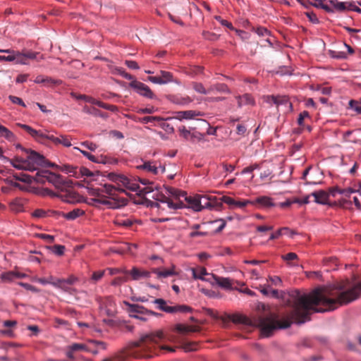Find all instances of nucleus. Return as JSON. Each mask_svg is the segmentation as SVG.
I'll list each match as a JSON object with an SVG mask.
<instances>
[{
	"label": "nucleus",
	"instance_id": "f257e3e1",
	"mask_svg": "<svg viewBox=\"0 0 361 361\" xmlns=\"http://www.w3.org/2000/svg\"><path fill=\"white\" fill-rule=\"evenodd\" d=\"M348 286V281H345L326 287L318 288L310 294H301L297 290L286 293L271 289L269 296L267 297L281 298L286 307L290 308L286 312V318L279 320V315L269 312L256 319V326L259 327L262 336L269 337L275 330L288 328L293 322L303 324L310 321L311 312L333 311L337 307L346 305L360 296L361 281L347 290Z\"/></svg>",
	"mask_w": 361,
	"mask_h": 361
},
{
	"label": "nucleus",
	"instance_id": "f03ea898",
	"mask_svg": "<svg viewBox=\"0 0 361 361\" xmlns=\"http://www.w3.org/2000/svg\"><path fill=\"white\" fill-rule=\"evenodd\" d=\"M106 177L111 181L115 183L117 186L104 183L99 188H88V192L90 195L95 196L92 200L108 206L111 209H118L127 204L128 200L123 197H118V192H123V184L126 183L127 177L123 174L114 172L108 173Z\"/></svg>",
	"mask_w": 361,
	"mask_h": 361
},
{
	"label": "nucleus",
	"instance_id": "7ed1b4c3",
	"mask_svg": "<svg viewBox=\"0 0 361 361\" xmlns=\"http://www.w3.org/2000/svg\"><path fill=\"white\" fill-rule=\"evenodd\" d=\"M164 339V333L161 331L151 332L140 336V339L130 343V348H139L141 350L151 352L155 346Z\"/></svg>",
	"mask_w": 361,
	"mask_h": 361
},
{
	"label": "nucleus",
	"instance_id": "20e7f679",
	"mask_svg": "<svg viewBox=\"0 0 361 361\" xmlns=\"http://www.w3.org/2000/svg\"><path fill=\"white\" fill-rule=\"evenodd\" d=\"M166 193L169 195H171L176 199L178 200V201H180V199L181 197H183L185 200L187 202L188 204V207L192 209L195 212H200V204L199 202V197L200 195H197L195 196H187V194L185 192L179 190L178 189H176L174 188L169 187L166 188Z\"/></svg>",
	"mask_w": 361,
	"mask_h": 361
},
{
	"label": "nucleus",
	"instance_id": "39448f33",
	"mask_svg": "<svg viewBox=\"0 0 361 361\" xmlns=\"http://www.w3.org/2000/svg\"><path fill=\"white\" fill-rule=\"evenodd\" d=\"M212 225L217 224L216 228L212 230L191 231L188 236L195 242H200L204 237L211 235L214 233L221 232L226 226L223 219H219L211 223Z\"/></svg>",
	"mask_w": 361,
	"mask_h": 361
},
{
	"label": "nucleus",
	"instance_id": "423d86ee",
	"mask_svg": "<svg viewBox=\"0 0 361 361\" xmlns=\"http://www.w3.org/2000/svg\"><path fill=\"white\" fill-rule=\"evenodd\" d=\"M154 303L158 305L159 310H162L166 313L176 314L178 312H190L192 311L191 307L185 305L168 306L166 301L161 298L154 299Z\"/></svg>",
	"mask_w": 361,
	"mask_h": 361
},
{
	"label": "nucleus",
	"instance_id": "0eeeda50",
	"mask_svg": "<svg viewBox=\"0 0 361 361\" xmlns=\"http://www.w3.org/2000/svg\"><path fill=\"white\" fill-rule=\"evenodd\" d=\"M17 147L24 150L23 147L20 145H18ZM25 152L27 154L25 158L26 161L31 166H33V171L36 170L38 166H42L44 164L45 159L42 155L32 150L25 149Z\"/></svg>",
	"mask_w": 361,
	"mask_h": 361
},
{
	"label": "nucleus",
	"instance_id": "6e6552de",
	"mask_svg": "<svg viewBox=\"0 0 361 361\" xmlns=\"http://www.w3.org/2000/svg\"><path fill=\"white\" fill-rule=\"evenodd\" d=\"M153 198L155 199V202H159L160 204H167V207L169 210L174 211L185 207L182 201L173 202L169 197L162 193L157 194L156 197L153 196Z\"/></svg>",
	"mask_w": 361,
	"mask_h": 361
},
{
	"label": "nucleus",
	"instance_id": "1a4fd4ad",
	"mask_svg": "<svg viewBox=\"0 0 361 361\" xmlns=\"http://www.w3.org/2000/svg\"><path fill=\"white\" fill-rule=\"evenodd\" d=\"M130 87L133 88L139 94L149 99H153L154 94L150 88L143 82L133 80L130 83Z\"/></svg>",
	"mask_w": 361,
	"mask_h": 361
},
{
	"label": "nucleus",
	"instance_id": "9d476101",
	"mask_svg": "<svg viewBox=\"0 0 361 361\" xmlns=\"http://www.w3.org/2000/svg\"><path fill=\"white\" fill-rule=\"evenodd\" d=\"M125 305L127 307V312H128L129 315L130 314H147V315H152V316H159V314L152 311L147 310L143 306L137 305V304H130L128 302H124Z\"/></svg>",
	"mask_w": 361,
	"mask_h": 361
},
{
	"label": "nucleus",
	"instance_id": "9b49d317",
	"mask_svg": "<svg viewBox=\"0 0 361 361\" xmlns=\"http://www.w3.org/2000/svg\"><path fill=\"white\" fill-rule=\"evenodd\" d=\"M200 212L203 209L219 207V200L216 197L212 195H200L199 197Z\"/></svg>",
	"mask_w": 361,
	"mask_h": 361
},
{
	"label": "nucleus",
	"instance_id": "f8f14e48",
	"mask_svg": "<svg viewBox=\"0 0 361 361\" xmlns=\"http://www.w3.org/2000/svg\"><path fill=\"white\" fill-rule=\"evenodd\" d=\"M24 130H25L29 135L35 138L37 142L41 143H46V135L47 133L42 130H37L31 128L30 126L25 124H17Z\"/></svg>",
	"mask_w": 361,
	"mask_h": 361
},
{
	"label": "nucleus",
	"instance_id": "ddd939ff",
	"mask_svg": "<svg viewBox=\"0 0 361 361\" xmlns=\"http://www.w3.org/2000/svg\"><path fill=\"white\" fill-rule=\"evenodd\" d=\"M24 130H25L29 135L35 138L37 142L41 143H46V135L47 133L42 130H37L31 128L30 126L25 124H17Z\"/></svg>",
	"mask_w": 361,
	"mask_h": 361
},
{
	"label": "nucleus",
	"instance_id": "4468645a",
	"mask_svg": "<svg viewBox=\"0 0 361 361\" xmlns=\"http://www.w3.org/2000/svg\"><path fill=\"white\" fill-rule=\"evenodd\" d=\"M137 169L146 171L154 175L158 174L159 171L162 173L165 171L164 166L160 165L158 167L154 161H145L142 164L138 166Z\"/></svg>",
	"mask_w": 361,
	"mask_h": 361
},
{
	"label": "nucleus",
	"instance_id": "2eb2a0df",
	"mask_svg": "<svg viewBox=\"0 0 361 361\" xmlns=\"http://www.w3.org/2000/svg\"><path fill=\"white\" fill-rule=\"evenodd\" d=\"M251 204L258 205L261 208H271L276 206L272 198L268 196H260L251 201Z\"/></svg>",
	"mask_w": 361,
	"mask_h": 361
},
{
	"label": "nucleus",
	"instance_id": "dca6fc26",
	"mask_svg": "<svg viewBox=\"0 0 361 361\" xmlns=\"http://www.w3.org/2000/svg\"><path fill=\"white\" fill-rule=\"evenodd\" d=\"M49 140L55 145H62L65 147H71V142L69 137L66 135H60L59 137H55L54 135L47 134L46 135V142Z\"/></svg>",
	"mask_w": 361,
	"mask_h": 361
},
{
	"label": "nucleus",
	"instance_id": "f3484780",
	"mask_svg": "<svg viewBox=\"0 0 361 361\" xmlns=\"http://www.w3.org/2000/svg\"><path fill=\"white\" fill-rule=\"evenodd\" d=\"M38 56H40V59H43L42 55H39V53L38 52H33L30 51L20 52L18 63L27 64L28 59H36L39 61Z\"/></svg>",
	"mask_w": 361,
	"mask_h": 361
},
{
	"label": "nucleus",
	"instance_id": "a211bd4d",
	"mask_svg": "<svg viewBox=\"0 0 361 361\" xmlns=\"http://www.w3.org/2000/svg\"><path fill=\"white\" fill-rule=\"evenodd\" d=\"M51 213L56 214L58 216H61L68 220H75L78 217L83 215L85 214V212L80 209L77 208V209H74L73 210H72L68 213H64V212H57V211H53V212H51Z\"/></svg>",
	"mask_w": 361,
	"mask_h": 361
},
{
	"label": "nucleus",
	"instance_id": "6ab92c4d",
	"mask_svg": "<svg viewBox=\"0 0 361 361\" xmlns=\"http://www.w3.org/2000/svg\"><path fill=\"white\" fill-rule=\"evenodd\" d=\"M124 274L130 275L131 279L134 281H138L142 278H149L150 276L149 272L140 270L137 267H134L130 271H124Z\"/></svg>",
	"mask_w": 361,
	"mask_h": 361
},
{
	"label": "nucleus",
	"instance_id": "aec40b11",
	"mask_svg": "<svg viewBox=\"0 0 361 361\" xmlns=\"http://www.w3.org/2000/svg\"><path fill=\"white\" fill-rule=\"evenodd\" d=\"M48 183L53 184L56 188H62L66 185V182L63 177L50 171L48 173Z\"/></svg>",
	"mask_w": 361,
	"mask_h": 361
},
{
	"label": "nucleus",
	"instance_id": "412c9836",
	"mask_svg": "<svg viewBox=\"0 0 361 361\" xmlns=\"http://www.w3.org/2000/svg\"><path fill=\"white\" fill-rule=\"evenodd\" d=\"M311 195L314 197V202L321 204H327L329 194L325 190H320L313 192Z\"/></svg>",
	"mask_w": 361,
	"mask_h": 361
},
{
	"label": "nucleus",
	"instance_id": "4be33fe9",
	"mask_svg": "<svg viewBox=\"0 0 361 361\" xmlns=\"http://www.w3.org/2000/svg\"><path fill=\"white\" fill-rule=\"evenodd\" d=\"M12 165L14 168L20 170L33 171V166H31L25 158L16 157L13 161Z\"/></svg>",
	"mask_w": 361,
	"mask_h": 361
},
{
	"label": "nucleus",
	"instance_id": "5701e85b",
	"mask_svg": "<svg viewBox=\"0 0 361 361\" xmlns=\"http://www.w3.org/2000/svg\"><path fill=\"white\" fill-rule=\"evenodd\" d=\"M191 271H192V276H193L194 279H201L202 281L210 282L211 279H212L211 277H209V278L204 277V276L209 275V274H207L205 268H204V267H198L197 268H192Z\"/></svg>",
	"mask_w": 361,
	"mask_h": 361
},
{
	"label": "nucleus",
	"instance_id": "b1692460",
	"mask_svg": "<svg viewBox=\"0 0 361 361\" xmlns=\"http://www.w3.org/2000/svg\"><path fill=\"white\" fill-rule=\"evenodd\" d=\"M0 52L8 53V56H2L0 55V61H16V63H18V59L20 56V51H16L11 49H0Z\"/></svg>",
	"mask_w": 361,
	"mask_h": 361
},
{
	"label": "nucleus",
	"instance_id": "393cba45",
	"mask_svg": "<svg viewBox=\"0 0 361 361\" xmlns=\"http://www.w3.org/2000/svg\"><path fill=\"white\" fill-rule=\"evenodd\" d=\"M78 281V278L75 277L74 275L69 276L68 278L66 279V281L54 286L56 288L61 289L63 292L67 289L70 290L72 288V285L75 284Z\"/></svg>",
	"mask_w": 361,
	"mask_h": 361
},
{
	"label": "nucleus",
	"instance_id": "a878e982",
	"mask_svg": "<svg viewBox=\"0 0 361 361\" xmlns=\"http://www.w3.org/2000/svg\"><path fill=\"white\" fill-rule=\"evenodd\" d=\"M114 222L115 224L118 226L130 228L133 226L136 221L132 218L118 217Z\"/></svg>",
	"mask_w": 361,
	"mask_h": 361
},
{
	"label": "nucleus",
	"instance_id": "bb28decb",
	"mask_svg": "<svg viewBox=\"0 0 361 361\" xmlns=\"http://www.w3.org/2000/svg\"><path fill=\"white\" fill-rule=\"evenodd\" d=\"M238 106L241 107L245 105H254L255 101L252 97L249 94H245L242 96L236 97Z\"/></svg>",
	"mask_w": 361,
	"mask_h": 361
},
{
	"label": "nucleus",
	"instance_id": "cd10ccee",
	"mask_svg": "<svg viewBox=\"0 0 361 361\" xmlns=\"http://www.w3.org/2000/svg\"><path fill=\"white\" fill-rule=\"evenodd\" d=\"M210 278L214 280L217 285L225 289L231 288V280L228 278L217 277L213 274L210 275Z\"/></svg>",
	"mask_w": 361,
	"mask_h": 361
},
{
	"label": "nucleus",
	"instance_id": "c85d7f7f",
	"mask_svg": "<svg viewBox=\"0 0 361 361\" xmlns=\"http://www.w3.org/2000/svg\"><path fill=\"white\" fill-rule=\"evenodd\" d=\"M275 106L278 108L279 106H286L288 111H292V104L289 98L286 95H276Z\"/></svg>",
	"mask_w": 361,
	"mask_h": 361
},
{
	"label": "nucleus",
	"instance_id": "c756f323",
	"mask_svg": "<svg viewBox=\"0 0 361 361\" xmlns=\"http://www.w3.org/2000/svg\"><path fill=\"white\" fill-rule=\"evenodd\" d=\"M169 99L173 103L180 105L188 104L192 102V99L188 96L179 97L177 95H171L169 97Z\"/></svg>",
	"mask_w": 361,
	"mask_h": 361
},
{
	"label": "nucleus",
	"instance_id": "7c9ffc66",
	"mask_svg": "<svg viewBox=\"0 0 361 361\" xmlns=\"http://www.w3.org/2000/svg\"><path fill=\"white\" fill-rule=\"evenodd\" d=\"M49 173L50 171L47 170L39 171L34 176V180L37 183L44 184L46 182H48V173Z\"/></svg>",
	"mask_w": 361,
	"mask_h": 361
},
{
	"label": "nucleus",
	"instance_id": "2f4dec72",
	"mask_svg": "<svg viewBox=\"0 0 361 361\" xmlns=\"http://www.w3.org/2000/svg\"><path fill=\"white\" fill-rule=\"evenodd\" d=\"M35 83H44L47 85H59L61 83V80H54L51 78L46 77L44 78L42 75H38L35 80Z\"/></svg>",
	"mask_w": 361,
	"mask_h": 361
},
{
	"label": "nucleus",
	"instance_id": "473e14b6",
	"mask_svg": "<svg viewBox=\"0 0 361 361\" xmlns=\"http://www.w3.org/2000/svg\"><path fill=\"white\" fill-rule=\"evenodd\" d=\"M173 268L174 267H173L172 269H164L162 271H161L158 269H154V271H152V272L156 274L157 276H158L159 279L167 278L169 276H173V275L176 274V272L173 270Z\"/></svg>",
	"mask_w": 361,
	"mask_h": 361
},
{
	"label": "nucleus",
	"instance_id": "72a5a7b5",
	"mask_svg": "<svg viewBox=\"0 0 361 361\" xmlns=\"http://www.w3.org/2000/svg\"><path fill=\"white\" fill-rule=\"evenodd\" d=\"M329 6L334 11H344L347 9L345 3L338 1V0H329Z\"/></svg>",
	"mask_w": 361,
	"mask_h": 361
},
{
	"label": "nucleus",
	"instance_id": "f704fd0d",
	"mask_svg": "<svg viewBox=\"0 0 361 361\" xmlns=\"http://www.w3.org/2000/svg\"><path fill=\"white\" fill-rule=\"evenodd\" d=\"M209 94L212 92H228V88L224 83H216L211 85L209 88Z\"/></svg>",
	"mask_w": 361,
	"mask_h": 361
},
{
	"label": "nucleus",
	"instance_id": "c9c22d12",
	"mask_svg": "<svg viewBox=\"0 0 361 361\" xmlns=\"http://www.w3.org/2000/svg\"><path fill=\"white\" fill-rule=\"evenodd\" d=\"M82 111L88 114L94 115L95 116H99L102 118L107 117V115L106 114L102 112L101 111L94 107L90 108L87 106H85L82 109Z\"/></svg>",
	"mask_w": 361,
	"mask_h": 361
},
{
	"label": "nucleus",
	"instance_id": "e433bc0d",
	"mask_svg": "<svg viewBox=\"0 0 361 361\" xmlns=\"http://www.w3.org/2000/svg\"><path fill=\"white\" fill-rule=\"evenodd\" d=\"M177 114H178V117L180 119H182V118L190 119V118H194L196 116L200 115V112H196V111H192V110L179 111Z\"/></svg>",
	"mask_w": 361,
	"mask_h": 361
},
{
	"label": "nucleus",
	"instance_id": "4c0bfd02",
	"mask_svg": "<svg viewBox=\"0 0 361 361\" xmlns=\"http://www.w3.org/2000/svg\"><path fill=\"white\" fill-rule=\"evenodd\" d=\"M159 77H160L161 80H162L163 84H166V83L171 82H175L176 83H178V81L173 80V75L170 72L165 71H161Z\"/></svg>",
	"mask_w": 361,
	"mask_h": 361
},
{
	"label": "nucleus",
	"instance_id": "58836bf2",
	"mask_svg": "<svg viewBox=\"0 0 361 361\" xmlns=\"http://www.w3.org/2000/svg\"><path fill=\"white\" fill-rule=\"evenodd\" d=\"M281 257H283V259L286 261V263L290 266L295 267L298 265V263L296 262L298 256L295 255V253L289 252L285 255H283Z\"/></svg>",
	"mask_w": 361,
	"mask_h": 361
},
{
	"label": "nucleus",
	"instance_id": "ea45409f",
	"mask_svg": "<svg viewBox=\"0 0 361 361\" xmlns=\"http://www.w3.org/2000/svg\"><path fill=\"white\" fill-rule=\"evenodd\" d=\"M51 212L52 211H45L42 209H37L32 212V216L35 218L41 219L47 216L56 215V214H52Z\"/></svg>",
	"mask_w": 361,
	"mask_h": 361
},
{
	"label": "nucleus",
	"instance_id": "a19ab883",
	"mask_svg": "<svg viewBox=\"0 0 361 361\" xmlns=\"http://www.w3.org/2000/svg\"><path fill=\"white\" fill-rule=\"evenodd\" d=\"M0 135L9 141H13L15 140L14 134L7 128L1 125H0Z\"/></svg>",
	"mask_w": 361,
	"mask_h": 361
},
{
	"label": "nucleus",
	"instance_id": "79ce46f5",
	"mask_svg": "<svg viewBox=\"0 0 361 361\" xmlns=\"http://www.w3.org/2000/svg\"><path fill=\"white\" fill-rule=\"evenodd\" d=\"M71 95L75 97L76 99H82L85 100L86 102L91 103L92 104H95L98 106V103L100 102V101L94 99L93 97L87 96L85 94H79L76 95L75 93H72Z\"/></svg>",
	"mask_w": 361,
	"mask_h": 361
},
{
	"label": "nucleus",
	"instance_id": "37998d69",
	"mask_svg": "<svg viewBox=\"0 0 361 361\" xmlns=\"http://www.w3.org/2000/svg\"><path fill=\"white\" fill-rule=\"evenodd\" d=\"M61 170L67 173H69L72 176L78 178V167H75L71 165L64 164L61 167Z\"/></svg>",
	"mask_w": 361,
	"mask_h": 361
},
{
	"label": "nucleus",
	"instance_id": "c03bdc74",
	"mask_svg": "<svg viewBox=\"0 0 361 361\" xmlns=\"http://www.w3.org/2000/svg\"><path fill=\"white\" fill-rule=\"evenodd\" d=\"M0 279H1L3 283H12L13 281L18 279L15 276L14 274L9 271L2 273L1 275H0Z\"/></svg>",
	"mask_w": 361,
	"mask_h": 361
},
{
	"label": "nucleus",
	"instance_id": "a18cd8bd",
	"mask_svg": "<svg viewBox=\"0 0 361 361\" xmlns=\"http://www.w3.org/2000/svg\"><path fill=\"white\" fill-rule=\"evenodd\" d=\"M219 200V207L221 205V204L226 203L229 206L231 209H234V204H235V199L228 197V196H222Z\"/></svg>",
	"mask_w": 361,
	"mask_h": 361
},
{
	"label": "nucleus",
	"instance_id": "49530a36",
	"mask_svg": "<svg viewBox=\"0 0 361 361\" xmlns=\"http://www.w3.org/2000/svg\"><path fill=\"white\" fill-rule=\"evenodd\" d=\"M180 136L184 137L185 140H192V137L195 136V133H192L190 130H187L185 126H180L178 128Z\"/></svg>",
	"mask_w": 361,
	"mask_h": 361
},
{
	"label": "nucleus",
	"instance_id": "de8ad7c7",
	"mask_svg": "<svg viewBox=\"0 0 361 361\" xmlns=\"http://www.w3.org/2000/svg\"><path fill=\"white\" fill-rule=\"evenodd\" d=\"M192 87L198 93L202 94H209V89L206 90L202 83L193 82L192 83Z\"/></svg>",
	"mask_w": 361,
	"mask_h": 361
},
{
	"label": "nucleus",
	"instance_id": "09e8293b",
	"mask_svg": "<svg viewBox=\"0 0 361 361\" xmlns=\"http://www.w3.org/2000/svg\"><path fill=\"white\" fill-rule=\"evenodd\" d=\"M69 351H90V349L84 344L73 343L68 347Z\"/></svg>",
	"mask_w": 361,
	"mask_h": 361
},
{
	"label": "nucleus",
	"instance_id": "8fccbe9b",
	"mask_svg": "<svg viewBox=\"0 0 361 361\" xmlns=\"http://www.w3.org/2000/svg\"><path fill=\"white\" fill-rule=\"evenodd\" d=\"M97 162L102 164H116L117 163V159L114 158H110L106 156H99L97 157Z\"/></svg>",
	"mask_w": 361,
	"mask_h": 361
},
{
	"label": "nucleus",
	"instance_id": "3c124183",
	"mask_svg": "<svg viewBox=\"0 0 361 361\" xmlns=\"http://www.w3.org/2000/svg\"><path fill=\"white\" fill-rule=\"evenodd\" d=\"M324 0H316L317 3L314 4L313 6L317 8H322L328 13H334V10L329 6V4H324L322 3Z\"/></svg>",
	"mask_w": 361,
	"mask_h": 361
},
{
	"label": "nucleus",
	"instance_id": "603ef678",
	"mask_svg": "<svg viewBox=\"0 0 361 361\" xmlns=\"http://www.w3.org/2000/svg\"><path fill=\"white\" fill-rule=\"evenodd\" d=\"M18 286L23 287V288H25L27 290H29V291H30L32 293H37L39 292V290L37 287H35V286H32V285H31L30 283H23V282H18Z\"/></svg>",
	"mask_w": 361,
	"mask_h": 361
},
{
	"label": "nucleus",
	"instance_id": "864d4df0",
	"mask_svg": "<svg viewBox=\"0 0 361 361\" xmlns=\"http://www.w3.org/2000/svg\"><path fill=\"white\" fill-rule=\"evenodd\" d=\"M127 183L125 184H123L122 187H124L131 191L136 192L140 188V186L134 183H132L128 178H127Z\"/></svg>",
	"mask_w": 361,
	"mask_h": 361
},
{
	"label": "nucleus",
	"instance_id": "5fc2aeb1",
	"mask_svg": "<svg viewBox=\"0 0 361 361\" xmlns=\"http://www.w3.org/2000/svg\"><path fill=\"white\" fill-rule=\"evenodd\" d=\"M46 279L49 281V284L53 286H55L66 281V279H58L51 275L49 276V277L46 278Z\"/></svg>",
	"mask_w": 361,
	"mask_h": 361
},
{
	"label": "nucleus",
	"instance_id": "6e6d98bb",
	"mask_svg": "<svg viewBox=\"0 0 361 361\" xmlns=\"http://www.w3.org/2000/svg\"><path fill=\"white\" fill-rule=\"evenodd\" d=\"M98 106L103 108L104 109L111 111L112 112H117L118 111V108L115 105H111L109 104L104 103L100 101L99 103H98Z\"/></svg>",
	"mask_w": 361,
	"mask_h": 361
},
{
	"label": "nucleus",
	"instance_id": "4d7b16f0",
	"mask_svg": "<svg viewBox=\"0 0 361 361\" xmlns=\"http://www.w3.org/2000/svg\"><path fill=\"white\" fill-rule=\"evenodd\" d=\"M349 106L357 114H361V102L355 100H350L349 102Z\"/></svg>",
	"mask_w": 361,
	"mask_h": 361
},
{
	"label": "nucleus",
	"instance_id": "13d9d810",
	"mask_svg": "<svg viewBox=\"0 0 361 361\" xmlns=\"http://www.w3.org/2000/svg\"><path fill=\"white\" fill-rule=\"evenodd\" d=\"M162 120L163 118L159 116H145L140 120V121L142 123H148L154 121H161Z\"/></svg>",
	"mask_w": 361,
	"mask_h": 361
},
{
	"label": "nucleus",
	"instance_id": "bf43d9fd",
	"mask_svg": "<svg viewBox=\"0 0 361 361\" xmlns=\"http://www.w3.org/2000/svg\"><path fill=\"white\" fill-rule=\"evenodd\" d=\"M264 102L269 104L270 106L275 105L276 95H266L262 97Z\"/></svg>",
	"mask_w": 361,
	"mask_h": 361
},
{
	"label": "nucleus",
	"instance_id": "052dcab7",
	"mask_svg": "<svg viewBox=\"0 0 361 361\" xmlns=\"http://www.w3.org/2000/svg\"><path fill=\"white\" fill-rule=\"evenodd\" d=\"M356 190L352 189L351 188H348L345 189H341V190H339V194L342 195L343 197L348 198L350 197V195L352 193L355 192Z\"/></svg>",
	"mask_w": 361,
	"mask_h": 361
},
{
	"label": "nucleus",
	"instance_id": "680f3d73",
	"mask_svg": "<svg viewBox=\"0 0 361 361\" xmlns=\"http://www.w3.org/2000/svg\"><path fill=\"white\" fill-rule=\"evenodd\" d=\"M16 180L24 183H31L34 180V176H30L26 174H21V176H15Z\"/></svg>",
	"mask_w": 361,
	"mask_h": 361
},
{
	"label": "nucleus",
	"instance_id": "e2e57ef3",
	"mask_svg": "<svg viewBox=\"0 0 361 361\" xmlns=\"http://www.w3.org/2000/svg\"><path fill=\"white\" fill-rule=\"evenodd\" d=\"M268 282L271 283V285L275 286H281L282 284L281 279L276 276L268 277Z\"/></svg>",
	"mask_w": 361,
	"mask_h": 361
},
{
	"label": "nucleus",
	"instance_id": "0e129e2a",
	"mask_svg": "<svg viewBox=\"0 0 361 361\" xmlns=\"http://www.w3.org/2000/svg\"><path fill=\"white\" fill-rule=\"evenodd\" d=\"M232 321L235 324H245L247 318L242 315H233Z\"/></svg>",
	"mask_w": 361,
	"mask_h": 361
},
{
	"label": "nucleus",
	"instance_id": "69168bd1",
	"mask_svg": "<svg viewBox=\"0 0 361 361\" xmlns=\"http://www.w3.org/2000/svg\"><path fill=\"white\" fill-rule=\"evenodd\" d=\"M80 173L82 176L92 177L93 176V173L87 168H78V174Z\"/></svg>",
	"mask_w": 361,
	"mask_h": 361
},
{
	"label": "nucleus",
	"instance_id": "338daca9",
	"mask_svg": "<svg viewBox=\"0 0 361 361\" xmlns=\"http://www.w3.org/2000/svg\"><path fill=\"white\" fill-rule=\"evenodd\" d=\"M81 145L92 152H94L97 147L95 143L90 141L82 142H81Z\"/></svg>",
	"mask_w": 361,
	"mask_h": 361
},
{
	"label": "nucleus",
	"instance_id": "774afa93",
	"mask_svg": "<svg viewBox=\"0 0 361 361\" xmlns=\"http://www.w3.org/2000/svg\"><path fill=\"white\" fill-rule=\"evenodd\" d=\"M11 209L12 210L16 212H21L23 210V204L19 202L18 201H15V202H13L11 204Z\"/></svg>",
	"mask_w": 361,
	"mask_h": 361
}]
</instances>
